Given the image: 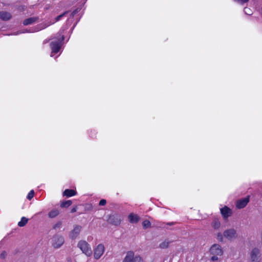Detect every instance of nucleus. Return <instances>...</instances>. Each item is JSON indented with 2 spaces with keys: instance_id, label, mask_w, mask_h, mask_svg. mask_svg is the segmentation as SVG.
<instances>
[{
  "instance_id": "1",
  "label": "nucleus",
  "mask_w": 262,
  "mask_h": 262,
  "mask_svg": "<svg viewBox=\"0 0 262 262\" xmlns=\"http://www.w3.org/2000/svg\"><path fill=\"white\" fill-rule=\"evenodd\" d=\"M236 231L233 228H230L225 230L223 233L219 232L216 234V239L220 242H223L224 238L232 241L236 238Z\"/></svg>"
},
{
  "instance_id": "2",
  "label": "nucleus",
  "mask_w": 262,
  "mask_h": 262,
  "mask_svg": "<svg viewBox=\"0 0 262 262\" xmlns=\"http://www.w3.org/2000/svg\"><path fill=\"white\" fill-rule=\"evenodd\" d=\"M209 252L212 256L211 257L212 261L218 260L217 256H221L223 254V250L221 246L219 244H214L210 247Z\"/></svg>"
},
{
  "instance_id": "3",
  "label": "nucleus",
  "mask_w": 262,
  "mask_h": 262,
  "mask_svg": "<svg viewBox=\"0 0 262 262\" xmlns=\"http://www.w3.org/2000/svg\"><path fill=\"white\" fill-rule=\"evenodd\" d=\"M63 40V36L60 34L57 40L53 41L51 42L50 46L52 49L51 56H54V54L59 52L61 47V42Z\"/></svg>"
},
{
  "instance_id": "4",
  "label": "nucleus",
  "mask_w": 262,
  "mask_h": 262,
  "mask_svg": "<svg viewBox=\"0 0 262 262\" xmlns=\"http://www.w3.org/2000/svg\"><path fill=\"white\" fill-rule=\"evenodd\" d=\"M77 246L87 256H91L92 251L91 246L86 241H80L77 244Z\"/></svg>"
},
{
  "instance_id": "5",
  "label": "nucleus",
  "mask_w": 262,
  "mask_h": 262,
  "mask_svg": "<svg viewBox=\"0 0 262 262\" xmlns=\"http://www.w3.org/2000/svg\"><path fill=\"white\" fill-rule=\"evenodd\" d=\"M123 262H143L142 258L135 255L133 251H128L123 259Z\"/></svg>"
},
{
  "instance_id": "6",
  "label": "nucleus",
  "mask_w": 262,
  "mask_h": 262,
  "mask_svg": "<svg viewBox=\"0 0 262 262\" xmlns=\"http://www.w3.org/2000/svg\"><path fill=\"white\" fill-rule=\"evenodd\" d=\"M247 262H260L259 250L257 248H253L249 252Z\"/></svg>"
},
{
  "instance_id": "7",
  "label": "nucleus",
  "mask_w": 262,
  "mask_h": 262,
  "mask_svg": "<svg viewBox=\"0 0 262 262\" xmlns=\"http://www.w3.org/2000/svg\"><path fill=\"white\" fill-rule=\"evenodd\" d=\"M105 250L104 246L103 244L98 245L94 249V257L95 259H99L103 254Z\"/></svg>"
},
{
  "instance_id": "8",
  "label": "nucleus",
  "mask_w": 262,
  "mask_h": 262,
  "mask_svg": "<svg viewBox=\"0 0 262 262\" xmlns=\"http://www.w3.org/2000/svg\"><path fill=\"white\" fill-rule=\"evenodd\" d=\"M64 243V238L62 236L56 235L52 239V246L55 248L60 247Z\"/></svg>"
},
{
  "instance_id": "9",
  "label": "nucleus",
  "mask_w": 262,
  "mask_h": 262,
  "mask_svg": "<svg viewBox=\"0 0 262 262\" xmlns=\"http://www.w3.org/2000/svg\"><path fill=\"white\" fill-rule=\"evenodd\" d=\"M249 202V197L247 196L241 199L238 200L236 202V207L238 209L244 208L246 206Z\"/></svg>"
},
{
  "instance_id": "10",
  "label": "nucleus",
  "mask_w": 262,
  "mask_h": 262,
  "mask_svg": "<svg viewBox=\"0 0 262 262\" xmlns=\"http://www.w3.org/2000/svg\"><path fill=\"white\" fill-rule=\"evenodd\" d=\"M81 230V227L79 225H75L73 229L70 232L69 236L72 239H75L79 235Z\"/></svg>"
},
{
  "instance_id": "11",
  "label": "nucleus",
  "mask_w": 262,
  "mask_h": 262,
  "mask_svg": "<svg viewBox=\"0 0 262 262\" xmlns=\"http://www.w3.org/2000/svg\"><path fill=\"white\" fill-rule=\"evenodd\" d=\"M221 213L224 219H226L232 214V210L227 206H224L220 209Z\"/></svg>"
},
{
  "instance_id": "12",
  "label": "nucleus",
  "mask_w": 262,
  "mask_h": 262,
  "mask_svg": "<svg viewBox=\"0 0 262 262\" xmlns=\"http://www.w3.org/2000/svg\"><path fill=\"white\" fill-rule=\"evenodd\" d=\"M128 219L129 222L132 224L137 223L140 220L139 216L133 213H131L128 215Z\"/></svg>"
},
{
  "instance_id": "13",
  "label": "nucleus",
  "mask_w": 262,
  "mask_h": 262,
  "mask_svg": "<svg viewBox=\"0 0 262 262\" xmlns=\"http://www.w3.org/2000/svg\"><path fill=\"white\" fill-rule=\"evenodd\" d=\"M12 17L11 14L6 11L0 12V18L3 20H9Z\"/></svg>"
},
{
  "instance_id": "14",
  "label": "nucleus",
  "mask_w": 262,
  "mask_h": 262,
  "mask_svg": "<svg viewBox=\"0 0 262 262\" xmlns=\"http://www.w3.org/2000/svg\"><path fill=\"white\" fill-rule=\"evenodd\" d=\"M38 19L37 17H30L28 18H27L25 19L23 21V24L24 25H29L34 24V23L36 22Z\"/></svg>"
},
{
  "instance_id": "15",
  "label": "nucleus",
  "mask_w": 262,
  "mask_h": 262,
  "mask_svg": "<svg viewBox=\"0 0 262 262\" xmlns=\"http://www.w3.org/2000/svg\"><path fill=\"white\" fill-rule=\"evenodd\" d=\"M63 194L67 197H71L75 195L76 194V191L72 189H66Z\"/></svg>"
},
{
  "instance_id": "16",
  "label": "nucleus",
  "mask_w": 262,
  "mask_h": 262,
  "mask_svg": "<svg viewBox=\"0 0 262 262\" xmlns=\"http://www.w3.org/2000/svg\"><path fill=\"white\" fill-rule=\"evenodd\" d=\"M211 227L214 229H218L221 227V223L219 219H214L211 224Z\"/></svg>"
},
{
  "instance_id": "17",
  "label": "nucleus",
  "mask_w": 262,
  "mask_h": 262,
  "mask_svg": "<svg viewBox=\"0 0 262 262\" xmlns=\"http://www.w3.org/2000/svg\"><path fill=\"white\" fill-rule=\"evenodd\" d=\"M59 213V211L57 209H53L50 211L48 213V216L50 218H54L57 216Z\"/></svg>"
},
{
  "instance_id": "18",
  "label": "nucleus",
  "mask_w": 262,
  "mask_h": 262,
  "mask_svg": "<svg viewBox=\"0 0 262 262\" xmlns=\"http://www.w3.org/2000/svg\"><path fill=\"white\" fill-rule=\"evenodd\" d=\"M28 220L25 217H22L20 221L18 223V226L24 227L28 223Z\"/></svg>"
},
{
  "instance_id": "19",
  "label": "nucleus",
  "mask_w": 262,
  "mask_h": 262,
  "mask_svg": "<svg viewBox=\"0 0 262 262\" xmlns=\"http://www.w3.org/2000/svg\"><path fill=\"white\" fill-rule=\"evenodd\" d=\"M169 244V242L168 240H165L159 245V247L161 249L167 248Z\"/></svg>"
},
{
  "instance_id": "20",
  "label": "nucleus",
  "mask_w": 262,
  "mask_h": 262,
  "mask_svg": "<svg viewBox=\"0 0 262 262\" xmlns=\"http://www.w3.org/2000/svg\"><path fill=\"white\" fill-rule=\"evenodd\" d=\"M142 226L144 228L147 229L151 226V223L149 221L145 220L142 222Z\"/></svg>"
},
{
  "instance_id": "21",
  "label": "nucleus",
  "mask_w": 262,
  "mask_h": 262,
  "mask_svg": "<svg viewBox=\"0 0 262 262\" xmlns=\"http://www.w3.org/2000/svg\"><path fill=\"white\" fill-rule=\"evenodd\" d=\"M72 204V202L70 200L66 201L65 202H62L61 204V207H68Z\"/></svg>"
},
{
  "instance_id": "22",
  "label": "nucleus",
  "mask_w": 262,
  "mask_h": 262,
  "mask_svg": "<svg viewBox=\"0 0 262 262\" xmlns=\"http://www.w3.org/2000/svg\"><path fill=\"white\" fill-rule=\"evenodd\" d=\"M7 256V253L5 251H3L1 252V254H0V258L2 259H5Z\"/></svg>"
},
{
  "instance_id": "23",
  "label": "nucleus",
  "mask_w": 262,
  "mask_h": 262,
  "mask_svg": "<svg viewBox=\"0 0 262 262\" xmlns=\"http://www.w3.org/2000/svg\"><path fill=\"white\" fill-rule=\"evenodd\" d=\"M67 13V12H64L63 13V14H61V15H59L58 16H57L56 18H55V20L52 23V24H54L55 22L56 21H59L60 18L66 14Z\"/></svg>"
},
{
  "instance_id": "24",
  "label": "nucleus",
  "mask_w": 262,
  "mask_h": 262,
  "mask_svg": "<svg viewBox=\"0 0 262 262\" xmlns=\"http://www.w3.org/2000/svg\"><path fill=\"white\" fill-rule=\"evenodd\" d=\"M34 190H31L27 195V199L29 200H31L34 196Z\"/></svg>"
},
{
  "instance_id": "25",
  "label": "nucleus",
  "mask_w": 262,
  "mask_h": 262,
  "mask_svg": "<svg viewBox=\"0 0 262 262\" xmlns=\"http://www.w3.org/2000/svg\"><path fill=\"white\" fill-rule=\"evenodd\" d=\"M244 12L246 14H247L248 15H250L251 14V10L248 8H245Z\"/></svg>"
},
{
  "instance_id": "26",
  "label": "nucleus",
  "mask_w": 262,
  "mask_h": 262,
  "mask_svg": "<svg viewBox=\"0 0 262 262\" xmlns=\"http://www.w3.org/2000/svg\"><path fill=\"white\" fill-rule=\"evenodd\" d=\"M106 201L105 200L102 199L99 202V205L101 206H104L106 204Z\"/></svg>"
},
{
  "instance_id": "27",
  "label": "nucleus",
  "mask_w": 262,
  "mask_h": 262,
  "mask_svg": "<svg viewBox=\"0 0 262 262\" xmlns=\"http://www.w3.org/2000/svg\"><path fill=\"white\" fill-rule=\"evenodd\" d=\"M120 222H121V220L120 219H117V221L113 223L115 225H119L120 224Z\"/></svg>"
},
{
  "instance_id": "28",
  "label": "nucleus",
  "mask_w": 262,
  "mask_h": 262,
  "mask_svg": "<svg viewBox=\"0 0 262 262\" xmlns=\"http://www.w3.org/2000/svg\"><path fill=\"white\" fill-rule=\"evenodd\" d=\"M60 225H61V223H58V224H57L55 226L54 228H59V227L60 226Z\"/></svg>"
},
{
  "instance_id": "29",
  "label": "nucleus",
  "mask_w": 262,
  "mask_h": 262,
  "mask_svg": "<svg viewBox=\"0 0 262 262\" xmlns=\"http://www.w3.org/2000/svg\"><path fill=\"white\" fill-rule=\"evenodd\" d=\"M76 211V208H73L72 210V212H74Z\"/></svg>"
},
{
  "instance_id": "30",
  "label": "nucleus",
  "mask_w": 262,
  "mask_h": 262,
  "mask_svg": "<svg viewBox=\"0 0 262 262\" xmlns=\"http://www.w3.org/2000/svg\"><path fill=\"white\" fill-rule=\"evenodd\" d=\"M76 13V11H74L72 13V15L74 16V15Z\"/></svg>"
},
{
  "instance_id": "31",
  "label": "nucleus",
  "mask_w": 262,
  "mask_h": 262,
  "mask_svg": "<svg viewBox=\"0 0 262 262\" xmlns=\"http://www.w3.org/2000/svg\"><path fill=\"white\" fill-rule=\"evenodd\" d=\"M49 25H50V24H49V25H47V26H45V27H43L42 28H46L47 26H49Z\"/></svg>"
},
{
  "instance_id": "32",
  "label": "nucleus",
  "mask_w": 262,
  "mask_h": 262,
  "mask_svg": "<svg viewBox=\"0 0 262 262\" xmlns=\"http://www.w3.org/2000/svg\"><path fill=\"white\" fill-rule=\"evenodd\" d=\"M111 220H112V219H111V218H110V220H109V221H110L111 223H113V222H112Z\"/></svg>"
}]
</instances>
